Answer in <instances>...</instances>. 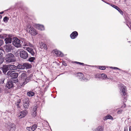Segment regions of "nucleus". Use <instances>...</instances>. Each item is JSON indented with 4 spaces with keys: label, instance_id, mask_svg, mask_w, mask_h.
I'll return each mask as SVG.
<instances>
[{
    "label": "nucleus",
    "instance_id": "603ef678",
    "mask_svg": "<svg viewBox=\"0 0 131 131\" xmlns=\"http://www.w3.org/2000/svg\"><path fill=\"white\" fill-rule=\"evenodd\" d=\"M126 97H124V99H126Z\"/></svg>",
    "mask_w": 131,
    "mask_h": 131
},
{
    "label": "nucleus",
    "instance_id": "37998d69",
    "mask_svg": "<svg viewBox=\"0 0 131 131\" xmlns=\"http://www.w3.org/2000/svg\"><path fill=\"white\" fill-rule=\"evenodd\" d=\"M128 129L127 128H125L124 129V131H127Z\"/></svg>",
    "mask_w": 131,
    "mask_h": 131
},
{
    "label": "nucleus",
    "instance_id": "20e7f679",
    "mask_svg": "<svg viewBox=\"0 0 131 131\" xmlns=\"http://www.w3.org/2000/svg\"><path fill=\"white\" fill-rule=\"evenodd\" d=\"M20 55L21 58L25 59L27 58L28 56L27 52L25 50L20 51Z\"/></svg>",
    "mask_w": 131,
    "mask_h": 131
},
{
    "label": "nucleus",
    "instance_id": "39448f33",
    "mask_svg": "<svg viewBox=\"0 0 131 131\" xmlns=\"http://www.w3.org/2000/svg\"><path fill=\"white\" fill-rule=\"evenodd\" d=\"M23 101L24 103V106L25 109L27 108L29 105V99L25 97H24Z\"/></svg>",
    "mask_w": 131,
    "mask_h": 131
},
{
    "label": "nucleus",
    "instance_id": "6e6552de",
    "mask_svg": "<svg viewBox=\"0 0 131 131\" xmlns=\"http://www.w3.org/2000/svg\"><path fill=\"white\" fill-rule=\"evenodd\" d=\"M27 111H23L19 113L18 114V117L21 118L24 117L27 113Z\"/></svg>",
    "mask_w": 131,
    "mask_h": 131
},
{
    "label": "nucleus",
    "instance_id": "6ab92c4d",
    "mask_svg": "<svg viewBox=\"0 0 131 131\" xmlns=\"http://www.w3.org/2000/svg\"><path fill=\"white\" fill-rule=\"evenodd\" d=\"M40 48L41 49H43L46 50H47V45L42 42L40 44Z\"/></svg>",
    "mask_w": 131,
    "mask_h": 131
},
{
    "label": "nucleus",
    "instance_id": "e433bc0d",
    "mask_svg": "<svg viewBox=\"0 0 131 131\" xmlns=\"http://www.w3.org/2000/svg\"><path fill=\"white\" fill-rule=\"evenodd\" d=\"M77 76H79L80 77L81 76V77H82L83 74L81 73H78L77 74Z\"/></svg>",
    "mask_w": 131,
    "mask_h": 131
},
{
    "label": "nucleus",
    "instance_id": "2f4dec72",
    "mask_svg": "<svg viewBox=\"0 0 131 131\" xmlns=\"http://www.w3.org/2000/svg\"><path fill=\"white\" fill-rule=\"evenodd\" d=\"M4 51L2 50H0V57H2L3 55Z\"/></svg>",
    "mask_w": 131,
    "mask_h": 131
},
{
    "label": "nucleus",
    "instance_id": "393cba45",
    "mask_svg": "<svg viewBox=\"0 0 131 131\" xmlns=\"http://www.w3.org/2000/svg\"><path fill=\"white\" fill-rule=\"evenodd\" d=\"M27 94L29 97H32L35 95V93L34 92L30 91L27 92Z\"/></svg>",
    "mask_w": 131,
    "mask_h": 131
},
{
    "label": "nucleus",
    "instance_id": "c85d7f7f",
    "mask_svg": "<svg viewBox=\"0 0 131 131\" xmlns=\"http://www.w3.org/2000/svg\"><path fill=\"white\" fill-rule=\"evenodd\" d=\"M101 77L103 79H105L107 77L106 75L104 74H101Z\"/></svg>",
    "mask_w": 131,
    "mask_h": 131
},
{
    "label": "nucleus",
    "instance_id": "f03ea898",
    "mask_svg": "<svg viewBox=\"0 0 131 131\" xmlns=\"http://www.w3.org/2000/svg\"><path fill=\"white\" fill-rule=\"evenodd\" d=\"M27 31L32 35H35L37 34V32L35 29L31 26H28L27 28Z\"/></svg>",
    "mask_w": 131,
    "mask_h": 131
},
{
    "label": "nucleus",
    "instance_id": "4be33fe9",
    "mask_svg": "<svg viewBox=\"0 0 131 131\" xmlns=\"http://www.w3.org/2000/svg\"><path fill=\"white\" fill-rule=\"evenodd\" d=\"M15 125L14 124H12L10 125L9 131H15Z\"/></svg>",
    "mask_w": 131,
    "mask_h": 131
},
{
    "label": "nucleus",
    "instance_id": "c03bdc74",
    "mask_svg": "<svg viewBox=\"0 0 131 131\" xmlns=\"http://www.w3.org/2000/svg\"><path fill=\"white\" fill-rule=\"evenodd\" d=\"M129 131H131V126H130L129 127Z\"/></svg>",
    "mask_w": 131,
    "mask_h": 131
},
{
    "label": "nucleus",
    "instance_id": "f257e3e1",
    "mask_svg": "<svg viewBox=\"0 0 131 131\" xmlns=\"http://www.w3.org/2000/svg\"><path fill=\"white\" fill-rule=\"evenodd\" d=\"M5 60L7 63H10L14 62L15 59L14 55L12 53H8L5 56Z\"/></svg>",
    "mask_w": 131,
    "mask_h": 131
},
{
    "label": "nucleus",
    "instance_id": "58836bf2",
    "mask_svg": "<svg viewBox=\"0 0 131 131\" xmlns=\"http://www.w3.org/2000/svg\"><path fill=\"white\" fill-rule=\"evenodd\" d=\"M123 112V110H120L118 111L117 112V113L118 114H120L122 113Z\"/></svg>",
    "mask_w": 131,
    "mask_h": 131
},
{
    "label": "nucleus",
    "instance_id": "3c124183",
    "mask_svg": "<svg viewBox=\"0 0 131 131\" xmlns=\"http://www.w3.org/2000/svg\"><path fill=\"white\" fill-rule=\"evenodd\" d=\"M115 68H116V69H118V68H115Z\"/></svg>",
    "mask_w": 131,
    "mask_h": 131
},
{
    "label": "nucleus",
    "instance_id": "7ed1b4c3",
    "mask_svg": "<svg viewBox=\"0 0 131 131\" xmlns=\"http://www.w3.org/2000/svg\"><path fill=\"white\" fill-rule=\"evenodd\" d=\"M13 43L14 45L17 47H19L21 46L20 41L17 38H14Z\"/></svg>",
    "mask_w": 131,
    "mask_h": 131
},
{
    "label": "nucleus",
    "instance_id": "473e14b6",
    "mask_svg": "<svg viewBox=\"0 0 131 131\" xmlns=\"http://www.w3.org/2000/svg\"><path fill=\"white\" fill-rule=\"evenodd\" d=\"M107 117L108 118V119H113V118L110 115H107Z\"/></svg>",
    "mask_w": 131,
    "mask_h": 131
},
{
    "label": "nucleus",
    "instance_id": "aec40b11",
    "mask_svg": "<svg viewBox=\"0 0 131 131\" xmlns=\"http://www.w3.org/2000/svg\"><path fill=\"white\" fill-rule=\"evenodd\" d=\"M26 50L29 52L31 54L34 56L35 53L34 50L32 49H31L27 47L26 48Z\"/></svg>",
    "mask_w": 131,
    "mask_h": 131
},
{
    "label": "nucleus",
    "instance_id": "4468645a",
    "mask_svg": "<svg viewBox=\"0 0 131 131\" xmlns=\"http://www.w3.org/2000/svg\"><path fill=\"white\" fill-rule=\"evenodd\" d=\"M23 45L24 46L32 47V45L29 42L27 41H23Z\"/></svg>",
    "mask_w": 131,
    "mask_h": 131
},
{
    "label": "nucleus",
    "instance_id": "cd10ccee",
    "mask_svg": "<svg viewBox=\"0 0 131 131\" xmlns=\"http://www.w3.org/2000/svg\"><path fill=\"white\" fill-rule=\"evenodd\" d=\"M103 129L101 126H99L96 129L95 131H103Z\"/></svg>",
    "mask_w": 131,
    "mask_h": 131
},
{
    "label": "nucleus",
    "instance_id": "bb28decb",
    "mask_svg": "<svg viewBox=\"0 0 131 131\" xmlns=\"http://www.w3.org/2000/svg\"><path fill=\"white\" fill-rule=\"evenodd\" d=\"M24 64L25 69V68L27 69H29L31 68V66L30 64L28 63H24Z\"/></svg>",
    "mask_w": 131,
    "mask_h": 131
},
{
    "label": "nucleus",
    "instance_id": "7c9ffc66",
    "mask_svg": "<svg viewBox=\"0 0 131 131\" xmlns=\"http://www.w3.org/2000/svg\"><path fill=\"white\" fill-rule=\"evenodd\" d=\"M35 58L34 57H31L28 59V61L30 62H32L35 59Z\"/></svg>",
    "mask_w": 131,
    "mask_h": 131
},
{
    "label": "nucleus",
    "instance_id": "09e8293b",
    "mask_svg": "<svg viewBox=\"0 0 131 131\" xmlns=\"http://www.w3.org/2000/svg\"><path fill=\"white\" fill-rule=\"evenodd\" d=\"M2 18V16L1 15H0V19L1 18Z\"/></svg>",
    "mask_w": 131,
    "mask_h": 131
},
{
    "label": "nucleus",
    "instance_id": "49530a36",
    "mask_svg": "<svg viewBox=\"0 0 131 131\" xmlns=\"http://www.w3.org/2000/svg\"><path fill=\"white\" fill-rule=\"evenodd\" d=\"M75 62L77 64H79V62Z\"/></svg>",
    "mask_w": 131,
    "mask_h": 131
},
{
    "label": "nucleus",
    "instance_id": "c9c22d12",
    "mask_svg": "<svg viewBox=\"0 0 131 131\" xmlns=\"http://www.w3.org/2000/svg\"><path fill=\"white\" fill-rule=\"evenodd\" d=\"M99 69L102 70H104L105 69V68L104 66H100L99 67Z\"/></svg>",
    "mask_w": 131,
    "mask_h": 131
},
{
    "label": "nucleus",
    "instance_id": "dca6fc26",
    "mask_svg": "<svg viewBox=\"0 0 131 131\" xmlns=\"http://www.w3.org/2000/svg\"><path fill=\"white\" fill-rule=\"evenodd\" d=\"M9 70L8 65L4 66L2 68V71L3 73L5 74L7 71Z\"/></svg>",
    "mask_w": 131,
    "mask_h": 131
},
{
    "label": "nucleus",
    "instance_id": "412c9836",
    "mask_svg": "<svg viewBox=\"0 0 131 131\" xmlns=\"http://www.w3.org/2000/svg\"><path fill=\"white\" fill-rule=\"evenodd\" d=\"M111 6L113 7H114V8L116 9L118 11L121 13V14L122 15L123 14V12L118 7L113 5H111Z\"/></svg>",
    "mask_w": 131,
    "mask_h": 131
},
{
    "label": "nucleus",
    "instance_id": "f3484780",
    "mask_svg": "<svg viewBox=\"0 0 131 131\" xmlns=\"http://www.w3.org/2000/svg\"><path fill=\"white\" fill-rule=\"evenodd\" d=\"M78 35L77 32L76 31L73 32L70 35V37L72 39H74Z\"/></svg>",
    "mask_w": 131,
    "mask_h": 131
},
{
    "label": "nucleus",
    "instance_id": "f704fd0d",
    "mask_svg": "<svg viewBox=\"0 0 131 131\" xmlns=\"http://www.w3.org/2000/svg\"><path fill=\"white\" fill-rule=\"evenodd\" d=\"M4 59L2 58H0V64H1L3 62Z\"/></svg>",
    "mask_w": 131,
    "mask_h": 131
},
{
    "label": "nucleus",
    "instance_id": "1a4fd4ad",
    "mask_svg": "<svg viewBox=\"0 0 131 131\" xmlns=\"http://www.w3.org/2000/svg\"><path fill=\"white\" fill-rule=\"evenodd\" d=\"M120 91L123 93V95L125 96L126 95V87L124 85H122L120 89Z\"/></svg>",
    "mask_w": 131,
    "mask_h": 131
},
{
    "label": "nucleus",
    "instance_id": "8fccbe9b",
    "mask_svg": "<svg viewBox=\"0 0 131 131\" xmlns=\"http://www.w3.org/2000/svg\"><path fill=\"white\" fill-rule=\"evenodd\" d=\"M1 73H2L1 72V71H0V74H1Z\"/></svg>",
    "mask_w": 131,
    "mask_h": 131
},
{
    "label": "nucleus",
    "instance_id": "72a5a7b5",
    "mask_svg": "<svg viewBox=\"0 0 131 131\" xmlns=\"http://www.w3.org/2000/svg\"><path fill=\"white\" fill-rule=\"evenodd\" d=\"M12 73V71H9L7 72V75L8 76L10 75H10Z\"/></svg>",
    "mask_w": 131,
    "mask_h": 131
},
{
    "label": "nucleus",
    "instance_id": "a878e982",
    "mask_svg": "<svg viewBox=\"0 0 131 131\" xmlns=\"http://www.w3.org/2000/svg\"><path fill=\"white\" fill-rule=\"evenodd\" d=\"M17 68L19 69H24L25 67L24 63L23 64H19L17 66Z\"/></svg>",
    "mask_w": 131,
    "mask_h": 131
},
{
    "label": "nucleus",
    "instance_id": "5701e85b",
    "mask_svg": "<svg viewBox=\"0 0 131 131\" xmlns=\"http://www.w3.org/2000/svg\"><path fill=\"white\" fill-rule=\"evenodd\" d=\"M18 75V74L17 73L15 72L12 73L10 75V77L13 78H17Z\"/></svg>",
    "mask_w": 131,
    "mask_h": 131
},
{
    "label": "nucleus",
    "instance_id": "9d476101",
    "mask_svg": "<svg viewBox=\"0 0 131 131\" xmlns=\"http://www.w3.org/2000/svg\"><path fill=\"white\" fill-rule=\"evenodd\" d=\"M37 126L36 125L34 124L32 127H28L27 129L29 131H34L37 128Z\"/></svg>",
    "mask_w": 131,
    "mask_h": 131
},
{
    "label": "nucleus",
    "instance_id": "b1692460",
    "mask_svg": "<svg viewBox=\"0 0 131 131\" xmlns=\"http://www.w3.org/2000/svg\"><path fill=\"white\" fill-rule=\"evenodd\" d=\"M8 67L10 70H15L17 69V67L14 65H8Z\"/></svg>",
    "mask_w": 131,
    "mask_h": 131
},
{
    "label": "nucleus",
    "instance_id": "79ce46f5",
    "mask_svg": "<svg viewBox=\"0 0 131 131\" xmlns=\"http://www.w3.org/2000/svg\"><path fill=\"white\" fill-rule=\"evenodd\" d=\"M79 64L80 65H83L84 64L83 63L79 62Z\"/></svg>",
    "mask_w": 131,
    "mask_h": 131
},
{
    "label": "nucleus",
    "instance_id": "f8f14e48",
    "mask_svg": "<svg viewBox=\"0 0 131 131\" xmlns=\"http://www.w3.org/2000/svg\"><path fill=\"white\" fill-rule=\"evenodd\" d=\"M14 86V84L11 81H9L7 82L6 86L8 89H9L12 88Z\"/></svg>",
    "mask_w": 131,
    "mask_h": 131
},
{
    "label": "nucleus",
    "instance_id": "423d86ee",
    "mask_svg": "<svg viewBox=\"0 0 131 131\" xmlns=\"http://www.w3.org/2000/svg\"><path fill=\"white\" fill-rule=\"evenodd\" d=\"M21 78L22 79H25V81L23 82V84L22 85H24L26 84L27 82H28V78H26V74L25 73H23L20 75Z\"/></svg>",
    "mask_w": 131,
    "mask_h": 131
},
{
    "label": "nucleus",
    "instance_id": "ddd939ff",
    "mask_svg": "<svg viewBox=\"0 0 131 131\" xmlns=\"http://www.w3.org/2000/svg\"><path fill=\"white\" fill-rule=\"evenodd\" d=\"M37 106L36 105L33 108L32 112V115L33 117H35L36 115V110L37 108Z\"/></svg>",
    "mask_w": 131,
    "mask_h": 131
},
{
    "label": "nucleus",
    "instance_id": "0eeeda50",
    "mask_svg": "<svg viewBox=\"0 0 131 131\" xmlns=\"http://www.w3.org/2000/svg\"><path fill=\"white\" fill-rule=\"evenodd\" d=\"M14 47L10 44L6 45L5 47V50L7 52H9L13 49Z\"/></svg>",
    "mask_w": 131,
    "mask_h": 131
},
{
    "label": "nucleus",
    "instance_id": "a19ab883",
    "mask_svg": "<svg viewBox=\"0 0 131 131\" xmlns=\"http://www.w3.org/2000/svg\"><path fill=\"white\" fill-rule=\"evenodd\" d=\"M126 105L124 103H123V104H122V105L121 107H126Z\"/></svg>",
    "mask_w": 131,
    "mask_h": 131
},
{
    "label": "nucleus",
    "instance_id": "2eb2a0df",
    "mask_svg": "<svg viewBox=\"0 0 131 131\" xmlns=\"http://www.w3.org/2000/svg\"><path fill=\"white\" fill-rule=\"evenodd\" d=\"M36 27L37 28L40 30H44V28L43 26L39 24H37L36 25Z\"/></svg>",
    "mask_w": 131,
    "mask_h": 131
},
{
    "label": "nucleus",
    "instance_id": "ea45409f",
    "mask_svg": "<svg viewBox=\"0 0 131 131\" xmlns=\"http://www.w3.org/2000/svg\"><path fill=\"white\" fill-rule=\"evenodd\" d=\"M107 116H105L104 118H103V120H106L107 119H108V118H107Z\"/></svg>",
    "mask_w": 131,
    "mask_h": 131
},
{
    "label": "nucleus",
    "instance_id": "c756f323",
    "mask_svg": "<svg viewBox=\"0 0 131 131\" xmlns=\"http://www.w3.org/2000/svg\"><path fill=\"white\" fill-rule=\"evenodd\" d=\"M8 18L7 17H5L4 18L3 20L5 22L7 23L8 22Z\"/></svg>",
    "mask_w": 131,
    "mask_h": 131
},
{
    "label": "nucleus",
    "instance_id": "9b49d317",
    "mask_svg": "<svg viewBox=\"0 0 131 131\" xmlns=\"http://www.w3.org/2000/svg\"><path fill=\"white\" fill-rule=\"evenodd\" d=\"M53 52L58 56L62 57L63 55L61 52L56 49L54 50L53 51Z\"/></svg>",
    "mask_w": 131,
    "mask_h": 131
},
{
    "label": "nucleus",
    "instance_id": "4c0bfd02",
    "mask_svg": "<svg viewBox=\"0 0 131 131\" xmlns=\"http://www.w3.org/2000/svg\"><path fill=\"white\" fill-rule=\"evenodd\" d=\"M3 43V40L0 39V46L2 45Z\"/></svg>",
    "mask_w": 131,
    "mask_h": 131
},
{
    "label": "nucleus",
    "instance_id": "de8ad7c7",
    "mask_svg": "<svg viewBox=\"0 0 131 131\" xmlns=\"http://www.w3.org/2000/svg\"><path fill=\"white\" fill-rule=\"evenodd\" d=\"M3 12H1L0 13V14H3Z\"/></svg>",
    "mask_w": 131,
    "mask_h": 131
},
{
    "label": "nucleus",
    "instance_id": "a211bd4d",
    "mask_svg": "<svg viewBox=\"0 0 131 131\" xmlns=\"http://www.w3.org/2000/svg\"><path fill=\"white\" fill-rule=\"evenodd\" d=\"M6 44L11 43L12 41V38L10 37H7L5 39Z\"/></svg>",
    "mask_w": 131,
    "mask_h": 131
},
{
    "label": "nucleus",
    "instance_id": "a18cd8bd",
    "mask_svg": "<svg viewBox=\"0 0 131 131\" xmlns=\"http://www.w3.org/2000/svg\"><path fill=\"white\" fill-rule=\"evenodd\" d=\"M20 100H18V103H20Z\"/></svg>",
    "mask_w": 131,
    "mask_h": 131
}]
</instances>
